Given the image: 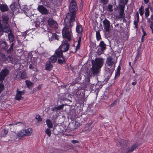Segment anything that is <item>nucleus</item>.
Segmentation results:
<instances>
[{
	"instance_id": "2f4dec72",
	"label": "nucleus",
	"mask_w": 153,
	"mask_h": 153,
	"mask_svg": "<svg viewBox=\"0 0 153 153\" xmlns=\"http://www.w3.org/2000/svg\"><path fill=\"white\" fill-rule=\"evenodd\" d=\"M27 87L29 88H30L32 84V83L29 81L26 80L25 81Z\"/></svg>"
},
{
	"instance_id": "f257e3e1",
	"label": "nucleus",
	"mask_w": 153,
	"mask_h": 153,
	"mask_svg": "<svg viewBox=\"0 0 153 153\" xmlns=\"http://www.w3.org/2000/svg\"><path fill=\"white\" fill-rule=\"evenodd\" d=\"M104 59L101 58H96L92 62V66L91 68L94 74H97L100 72L104 64Z\"/></svg>"
},
{
	"instance_id": "4d7b16f0",
	"label": "nucleus",
	"mask_w": 153,
	"mask_h": 153,
	"mask_svg": "<svg viewBox=\"0 0 153 153\" xmlns=\"http://www.w3.org/2000/svg\"><path fill=\"white\" fill-rule=\"evenodd\" d=\"M144 40V37L143 36H142V41L143 42Z\"/></svg>"
},
{
	"instance_id": "b1692460",
	"label": "nucleus",
	"mask_w": 153,
	"mask_h": 153,
	"mask_svg": "<svg viewBox=\"0 0 153 153\" xmlns=\"http://www.w3.org/2000/svg\"><path fill=\"white\" fill-rule=\"evenodd\" d=\"M57 60V57L55 55H53L50 58L49 61H50L51 63H53L56 62Z\"/></svg>"
},
{
	"instance_id": "4be33fe9",
	"label": "nucleus",
	"mask_w": 153,
	"mask_h": 153,
	"mask_svg": "<svg viewBox=\"0 0 153 153\" xmlns=\"http://www.w3.org/2000/svg\"><path fill=\"white\" fill-rule=\"evenodd\" d=\"M8 7L6 4H2L0 5V9L2 12H5L8 10Z\"/></svg>"
},
{
	"instance_id": "ea45409f",
	"label": "nucleus",
	"mask_w": 153,
	"mask_h": 153,
	"mask_svg": "<svg viewBox=\"0 0 153 153\" xmlns=\"http://www.w3.org/2000/svg\"><path fill=\"white\" fill-rule=\"evenodd\" d=\"M8 132V129H4V134L3 135V137H4L5 135L7 134Z\"/></svg>"
},
{
	"instance_id": "e2e57ef3",
	"label": "nucleus",
	"mask_w": 153,
	"mask_h": 153,
	"mask_svg": "<svg viewBox=\"0 0 153 153\" xmlns=\"http://www.w3.org/2000/svg\"><path fill=\"white\" fill-rule=\"evenodd\" d=\"M133 73H135V71H133Z\"/></svg>"
},
{
	"instance_id": "3c124183",
	"label": "nucleus",
	"mask_w": 153,
	"mask_h": 153,
	"mask_svg": "<svg viewBox=\"0 0 153 153\" xmlns=\"http://www.w3.org/2000/svg\"><path fill=\"white\" fill-rule=\"evenodd\" d=\"M14 44L13 43H12L10 45V48L9 49H12L13 48Z\"/></svg>"
},
{
	"instance_id": "603ef678",
	"label": "nucleus",
	"mask_w": 153,
	"mask_h": 153,
	"mask_svg": "<svg viewBox=\"0 0 153 153\" xmlns=\"http://www.w3.org/2000/svg\"><path fill=\"white\" fill-rule=\"evenodd\" d=\"M144 0V3L145 4H147L148 2H149V0Z\"/></svg>"
},
{
	"instance_id": "09e8293b",
	"label": "nucleus",
	"mask_w": 153,
	"mask_h": 153,
	"mask_svg": "<svg viewBox=\"0 0 153 153\" xmlns=\"http://www.w3.org/2000/svg\"><path fill=\"white\" fill-rule=\"evenodd\" d=\"M139 75L137 74H136L134 77H132L133 80L135 79L136 80V79L138 77Z\"/></svg>"
},
{
	"instance_id": "f03ea898",
	"label": "nucleus",
	"mask_w": 153,
	"mask_h": 153,
	"mask_svg": "<svg viewBox=\"0 0 153 153\" xmlns=\"http://www.w3.org/2000/svg\"><path fill=\"white\" fill-rule=\"evenodd\" d=\"M68 18L67 17L65 19V26L62 31V35L64 38H65L68 40L71 39L72 33L71 32V27L72 25L70 22H68Z\"/></svg>"
},
{
	"instance_id": "a878e982",
	"label": "nucleus",
	"mask_w": 153,
	"mask_h": 153,
	"mask_svg": "<svg viewBox=\"0 0 153 153\" xmlns=\"http://www.w3.org/2000/svg\"><path fill=\"white\" fill-rule=\"evenodd\" d=\"M64 107V105H59L57 107H55L52 109V111H55L59 110L61 109H62Z\"/></svg>"
},
{
	"instance_id": "9b49d317",
	"label": "nucleus",
	"mask_w": 153,
	"mask_h": 153,
	"mask_svg": "<svg viewBox=\"0 0 153 153\" xmlns=\"http://www.w3.org/2000/svg\"><path fill=\"white\" fill-rule=\"evenodd\" d=\"M106 45L103 41H102L100 43L99 46L97 47L98 48L97 52L99 54H101L103 53V51L106 48Z\"/></svg>"
},
{
	"instance_id": "864d4df0",
	"label": "nucleus",
	"mask_w": 153,
	"mask_h": 153,
	"mask_svg": "<svg viewBox=\"0 0 153 153\" xmlns=\"http://www.w3.org/2000/svg\"><path fill=\"white\" fill-rule=\"evenodd\" d=\"M81 37H79V39L78 40V43H80V42H81Z\"/></svg>"
},
{
	"instance_id": "0e129e2a",
	"label": "nucleus",
	"mask_w": 153,
	"mask_h": 153,
	"mask_svg": "<svg viewBox=\"0 0 153 153\" xmlns=\"http://www.w3.org/2000/svg\"><path fill=\"white\" fill-rule=\"evenodd\" d=\"M40 86H39V87H38V88L39 89H40Z\"/></svg>"
},
{
	"instance_id": "2eb2a0df",
	"label": "nucleus",
	"mask_w": 153,
	"mask_h": 153,
	"mask_svg": "<svg viewBox=\"0 0 153 153\" xmlns=\"http://www.w3.org/2000/svg\"><path fill=\"white\" fill-rule=\"evenodd\" d=\"M38 10L42 14H46L48 13V10L42 5L39 6L37 8Z\"/></svg>"
},
{
	"instance_id": "f8f14e48",
	"label": "nucleus",
	"mask_w": 153,
	"mask_h": 153,
	"mask_svg": "<svg viewBox=\"0 0 153 153\" xmlns=\"http://www.w3.org/2000/svg\"><path fill=\"white\" fill-rule=\"evenodd\" d=\"M103 23L104 25V29L106 31H109L111 28L110 23L109 21L107 19H105L103 21Z\"/></svg>"
},
{
	"instance_id": "e433bc0d",
	"label": "nucleus",
	"mask_w": 153,
	"mask_h": 153,
	"mask_svg": "<svg viewBox=\"0 0 153 153\" xmlns=\"http://www.w3.org/2000/svg\"><path fill=\"white\" fill-rule=\"evenodd\" d=\"M96 35L97 39V40H99L101 39V37L100 33L98 31H97L96 32Z\"/></svg>"
},
{
	"instance_id": "5fc2aeb1",
	"label": "nucleus",
	"mask_w": 153,
	"mask_h": 153,
	"mask_svg": "<svg viewBox=\"0 0 153 153\" xmlns=\"http://www.w3.org/2000/svg\"><path fill=\"white\" fill-rule=\"evenodd\" d=\"M150 19L151 20H153V14L151 15L150 16Z\"/></svg>"
},
{
	"instance_id": "58836bf2",
	"label": "nucleus",
	"mask_w": 153,
	"mask_h": 153,
	"mask_svg": "<svg viewBox=\"0 0 153 153\" xmlns=\"http://www.w3.org/2000/svg\"><path fill=\"white\" fill-rule=\"evenodd\" d=\"M101 2L104 5H105L107 4L108 2V0H101Z\"/></svg>"
},
{
	"instance_id": "5701e85b",
	"label": "nucleus",
	"mask_w": 153,
	"mask_h": 153,
	"mask_svg": "<svg viewBox=\"0 0 153 153\" xmlns=\"http://www.w3.org/2000/svg\"><path fill=\"white\" fill-rule=\"evenodd\" d=\"M53 68V65L50 61H47L46 62L45 69L46 70L50 71Z\"/></svg>"
},
{
	"instance_id": "1a4fd4ad",
	"label": "nucleus",
	"mask_w": 153,
	"mask_h": 153,
	"mask_svg": "<svg viewBox=\"0 0 153 153\" xmlns=\"http://www.w3.org/2000/svg\"><path fill=\"white\" fill-rule=\"evenodd\" d=\"M9 71L6 68L2 69L0 72V82L4 79L6 76L8 75Z\"/></svg>"
},
{
	"instance_id": "79ce46f5",
	"label": "nucleus",
	"mask_w": 153,
	"mask_h": 153,
	"mask_svg": "<svg viewBox=\"0 0 153 153\" xmlns=\"http://www.w3.org/2000/svg\"><path fill=\"white\" fill-rule=\"evenodd\" d=\"M80 43H78L77 46L76 47V51H77L80 48Z\"/></svg>"
},
{
	"instance_id": "f704fd0d",
	"label": "nucleus",
	"mask_w": 153,
	"mask_h": 153,
	"mask_svg": "<svg viewBox=\"0 0 153 153\" xmlns=\"http://www.w3.org/2000/svg\"><path fill=\"white\" fill-rule=\"evenodd\" d=\"M45 133L47 134L49 137H50L51 133V130L49 128H47L45 131Z\"/></svg>"
},
{
	"instance_id": "c85d7f7f",
	"label": "nucleus",
	"mask_w": 153,
	"mask_h": 153,
	"mask_svg": "<svg viewBox=\"0 0 153 153\" xmlns=\"http://www.w3.org/2000/svg\"><path fill=\"white\" fill-rule=\"evenodd\" d=\"M7 46L6 43L4 41H0V46L2 48H5Z\"/></svg>"
},
{
	"instance_id": "dca6fc26",
	"label": "nucleus",
	"mask_w": 153,
	"mask_h": 153,
	"mask_svg": "<svg viewBox=\"0 0 153 153\" xmlns=\"http://www.w3.org/2000/svg\"><path fill=\"white\" fill-rule=\"evenodd\" d=\"M48 25L51 27H56L57 25L56 22L51 18H50L48 19Z\"/></svg>"
},
{
	"instance_id": "20e7f679",
	"label": "nucleus",
	"mask_w": 153,
	"mask_h": 153,
	"mask_svg": "<svg viewBox=\"0 0 153 153\" xmlns=\"http://www.w3.org/2000/svg\"><path fill=\"white\" fill-rule=\"evenodd\" d=\"M4 18L5 19L6 21L5 25L2 26L0 23V36L3 34V32L8 33L9 31V27L7 22L8 19L7 16L3 17V19Z\"/></svg>"
},
{
	"instance_id": "423d86ee",
	"label": "nucleus",
	"mask_w": 153,
	"mask_h": 153,
	"mask_svg": "<svg viewBox=\"0 0 153 153\" xmlns=\"http://www.w3.org/2000/svg\"><path fill=\"white\" fill-rule=\"evenodd\" d=\"M17 1L16 2H14L10 5V7L11 10L14 11L15 10L20 8L22 10L24 9V11L26 12L27 10V8L25 6L20 7L19 4V0H17Z\"/></svg>"
},
{
	"instance_id": "052dcab7",
	"label": "nucleus",
	"mask_w": 153,
	"mask_h": 153,
	"mask_svg": "<svg viewBox=\"0 0 153 153\" xmlns=\"http://www.w3.org/2000/svg\"><path fill=\"white\" fill-rule=\"evenodd\" d=\"M121 27H119V28L118 29V30L120 31V30H121Z\"/></svg>"
},
{
	"instance_id": "c9c22d12",
	"label": "nucleus",
	"mask_w": 153,
	"mask_h": 153,
	"mask_svg": "<svg viewBox=\"0 0 153 153\" xmlns=\"http://www.w3.org/2000/svg\"><path fill=\"white\" fill-rule=\"evenodd\" d=\"M108 9L109 12H112L113 10V6L111 4L108 5Z\"/></svg>"
},
{
	"instance_id": "6ab92c4d",
	"label": "nucleus",
	"mask_w": 153,
	"mask_h": 153,
	"mask_svg": "<svg viewBox=\"0 0 153 153\" xmlns=\"http://www.w3.org/2000/svg\"><path fill=\"white\" fill-rule=\"evenodd\" d=\"M69 45L67 43H64L59 48L63 52H66L69 48Z\"/></svg>"
},
{
	"instance_id": "f3484780",
	"label": "nucleus",
	"mask_w": 153,
	"mask_h": 153,
	"mask_svg": "<svg viewBox=\"0 0 153 153\" xmlns=\"http://www.w3.org/2000/svg\"><path fill=\"white\" fill-rule=\"evenodd\" d=\"M16 77L19 78L25 79L27 78L26 72L25 71H21L17 74Z\"/></svg>"
},
{
	"instance_id": "39448f33",
	"label": "nucleus",
	"mask_w": 153,
	"mask_h": 153,
	"mask_svg": "<svg viewBox=\"0 0 153 153\" xmlns=\"http://www.w3.org/2000/svg\"><path fill=\"white\" fill-rule=\"evenodd\" d=\"M32 132V130L31 128L21 130L17 134V136L19 138L26 136H30Z\"/></svg>"
},
{
	"instance_id": "338daca9",
	"label": "nucleus",
	"mask_w": 153,
	"mask_h": 153,
	"mask_svg": "<svg viewBox=\"0 0 153 153\" xmlns=\"http://www.w3.org/2000/svg\"><path fill=\"white\" fill-rule=\"evenodd\" d=\"M131 63L130 62L129 63V64H130V65Z\"/></svg>"
},
{
	"instance_id": "6e6d98bb",
	"label": "nucleus",
	"mask_w": 153,
	"mask_h": 153,
	"mask_svg": "<svg viewBox=\"0 0 153 153\" xmlns=\"http://www.w3.org/2000/svg\"><path fill=\"white\" fill-rule=\"evenodd\" d=\"M143 36H144L146 35V33L144 31H143Z\"/></svg>"
},
{
	"instance_id": "4468645a",
	"label": "nucleus",
	"mask_w": 153,
	"mask_h": 153,
	"mask_svg": "<svg viewBox=\"0 0 153 153\" xmlns=\"http://www.w3.org/2000/svg\"><path fill=\"white\" fill-rule=\"evenodd\" d=\"M137 146V144L133 145L131 148H127L126 147L124 148V149L123 150V153H130L133 151Z\"/></svg>"
},
{
	"instance_id": "bf43d9fd",
	"label": "nucleus",
	"mask_w": 153,
	"mask_h": 153,
	"mask_svg": "<svg viewBox=\"0 0 153 153\" xmlns=\"http://www.w3.org/2000/svg\"><path fill=\"white\" fill-rule=\"evenodd\" d=\"M118 25H119V24H117L115 25V27H117Z\"/></svg>"
},
{
	"instance_id": "a18cd8bd",
	"label": "nucleus",
	"mask_w": 153,
	"mask_h": 153,
	"mask_svg": "<svg viewBox=\"0 0 153 153\" xmlns=\"http://www.w3.org/2000/svg\"><path fill=\"white\" fill-rule=\"evenodd\" d=\"M138 22V21H134V24L135 25V27L136 28H137V23Z\"/></svg>"
},
{
	"instance_id": "72a5a7b5",
	"label": "nucleus",
	"mask_w": 153,
	"mask_h": 153,
	"mask_svg": "<svg viewBox=\"0 0 153 153\" xmlns=\"http://www.w3.org/2000/svg\"><path fill=\"white\" fill-rule=\"evenodd\" d=\"M139 11L140 15L142 16L144 13V7L143 6H141L139 9Z\"/></svg>"
},
{
	"instance_id": "cd10ccee",
	"label": "nucleus",
	"mask_w": 153,
	"mask_h": 153,
	"mask_svg": "<svg viewBox=\"0 0 153 153\" xmlns=\"http://www.w3.org/2000/svg\"><path fill=\"white\" fill-rule=\"evenodd\" d=\"M46 124L48 128H51L53 127V124L52 122L49 119H47L46 120Z\"/></svg>"
},
{
	"instance_id": "a19ab883",
	"label": "nucleus",
	"mask_w": 153,
	"mask_h": 153,
	"mask_svg": "<svg viewBox=\"0 0 153 153\" xmlns=\"http://www.w3.org/2000/svg\"><path fill=\"white\" fill-rule=\"evenodd\" d=\"M4 85L1 84H0V93L1 91L3 90V89L4 88Z\"/></svg>"
},
{
	"instance_id": "8fccbe9b",
	"label": "nucleus",
	"mask_w": 153,
	"mask_h": 153,
	"mask_svg": "<svg viewBox=\"0 0 153 153\" xmlns=\"http://www.w3.org/2000/svg\"><path fill=\"white\" fill-rule=\"evenodd\" d=\"M133 80H134V81L132 83V85H134L136 84L137 82L136 80L134 79Z\"/></svg>"
},
{
	"instance_id": "7c9ffc66",
	"label": "nucleus",
	"mask_w": 153,
	"mask_h": 153,
	"mask_svg": "<svg viewBox=\"0 0 153 153\" xmlns=\"http://www.w3.org/2000/svg\"><path fill=\"white\" fill-rule=\"evenodd\" d=\"M119 142L121 146H126V141L124 140L120 139Z\"/></svg>"
},
{
	"instance_id": "ddd939ff",
	"label": "nucleus",
	"mask_w": 153,
	"mask_h": 153,
	"mask_svg": "<svg viewBox=\"0 0 153 153\" xmlns=\"http://www.w3.org/2000/svg\"><path fill=\"white\" fill-rule=\"evenodd\" d=\"M72 15L71 16L70 13H68L66 16L65 18L66 19L67 17L68 18V20L67 22H70V23L71 24V22H74L75 21V18L76 17L75 13H71Z\"/></svg>"
},
{
	"instance_id": "c756f323",
	"label": "nucleus",
	"mask_w": 153,
	"mask_h": 153,
	"mask_svg": "<svg viewBox=\"0 0 153 153\" xmlns=\"http://www.w3.org/2000/svg\"><path fill=\"white\" fill-rule=\"evenodd\" d=\"M147 20L148 22H150V25L149 27L152 30V33H153V21H150V19L149 18L147 19Z\"/></svg>"
},
{
	"instance_id": "aec40b11",
	"label": "nucleus",
	"mask_w": 153,
	"mask_h": 153,
	"mask_svg": "<svg viewBox=\"0 0 153 153\" xmlns=\"http://www.w3.org/2000/svg\"><path fill=\"white\" fill-rule=\"evenodd\" d=\"M63 51L59 48L56 50L55 54H56L59 59L61 58V57L64 56L63 55Z\"/></svg>"
},
{
	"instance_id": "473e14b6",
	"label": "nucleus",
	"mask_w": 153,
	"mask_h": 153,
	"mask_svg": "<svg viewBox=\"0 0 153 153\" xmlns=\"http://www.w3.org/2000/svg\"><path fill=\"white\" fill-rule=\"evenodd\" d=\"M145 15L146 17H147L149 15V8L147 7L145 9Z\"/></svg>"
},
{
	"instance_id": "0eeeda50",
	"label": "nucleus",
	"mask_w": 153,
	"mask_h": 153,
	"mask_svg": "<svg viewBox=\"0 0 153 153\" xmlns=\"http://www.w3.org/2000/svg\"><path fill=\"white\" fill-rule=\"evenodd\" d=\"M125 6L124 5H119V10L118 15L117 16V17L120 19H122L125 17V14L124 10Z\"/></svg>"
},
{
	"instance_id": "6e6552de",
	"label": "nucleus",
	"mask_w": 153,
	"mask_h": 153,
	"mask_svg": "<svg viewBox=\"0 0 153 153\" xmlns=\"http://www.w3.org/2000/svg\"><path fill=\"white\" fill-rule=\"evenodd\" d=\"M69 9L71 13H75L77 10L76 3L74 0L72 1L70 3Z\"/></svg>"
},
{
	"instance_id": "9d476101",
	"label": "nucleus",
	"mask_w": 153,
	"mask_h": 153,
	"mask_svg": "<svg viewBox=\"0 0 153 153\" xmlns=\"http://www.w3.org/2000/svg\"><path fill=\"white\" fill-rule=\"evenodd\" d=\"M47 35L50 41L54 40H59V37L55 33H52L51 32H48Z\"/></svg>"
},
{
	"instance_id": "13d9d810",
	"label": "nucleus",
	"mask_w": 153,
	"mask_h": 153,
	"mask_svg": "<svg viewBox=\"0 0 153 153\" xmlns=\"http://www.w3.org/2000/svg\"><path fill=\"white\" fill-rule=\"evenodd\" d=\"M115 104V102H113V103H112L111 104V106H112V107H113V106H114V104Z\"/></svg>"
},
{
	"instance_id": "7ed1b4c3",
	"label": "nucleus",
	"mask_w": 153,
	"mask_h": 153,
	"mask_svg": "<svg viewBox=\"0 0 153 153\" xmlns=\"http://www.w3.org/2000/svg\"><path fill=\"white\" fill-rule=\"evenodd\" d=\"M116 62L112 58L109 57L107 59L105 71L111 75L114 70Z\"/></svg>"
},
{
	"instance_id": "4c0bfd02",
	"label": "nucleus",
	"mask_w": 153,
	"mask_h": 153,
	"mask_svg": "<svg viewBox=\"0 0 153 153\" xmlns=\"http://www.w3.org/2000/svg\"><path fill=\"white\" fill-rule=\"evenodd\" d=\"M36 119L38 121H41L42 120V119L41 118L40 116L39 115H37L35 117Z\"/></svg>"
},
{
	"instance_id": "bb28decb",
	"label": "nucleus",
	"mask_w": 153,
	"mask_h": 153,
	"mask_svg": "<svg viewBox=\"0 0 153 153\" xmlns=\"http://www.w3.org/2000/svg\"><path fill=\"white\" fill-rule=\"evenodd\" d=\"M62 59H59L58 60V62L59 64H65L66 62V60L65 57L64 56L61 58Z\"/></svg>"
},
{
	"instance_id": "393cba45",
	"label": "nucleus",
	"mask_w": 153,
	"mask_h": 153,
	"mask_svg": "<svg viewBox=\"0 0 153 153\" xmlns=\"http://www.w3.org/2000/svg\"><path fill=\"white\" fill-rule=\"evenodd\" d=\"M83 29L82 26L79 25H77L76 28V31L78 33H80L82 31Z\"/></svg>"
},
{
	"instance_id": "69168bd1",
	"label": "nucleus",
	"mask_w": 153,
	"mask_h": 153,
	"mask_svg": "<svg viewBox=\"0 0 153 153\" xmlns=\"http://www.w3.org/2000/svg\"><path fill=\"white\" fill-rule=\"evenodd\" d=\"M13 125V124H10V125Z\"/></svg>"
},
{
	"instance_id": "49530a36",
	"label": "nucleus",
	"mask_w": 153,
	"mask_h": 153,
	"mask_svg": "<svg viewBox=\"0 0 153 153\" xmlns=\"http://www.w3.org/2000/svg\"><path fill=\"white\" fill-rule=\"evenodd\" d=\"M124 4H126L128 1V0H120Z\"/></svg>"
},
{
	"instance_id": "37998d69",
	"label": "nucleus",
	"mask_w": 153,
	"mask_h": 153,
	"mask_svg": "<svg viewBox=\"0 0 153 153\" xmlns=\"http://www.w3.org/2000/svg\"><path fill=\"white\" fill-rule=\"evenodd\" d=\"M71 142L74 144L79 143V141L77 140H72Z\"/></svg>"
},
{
	"instance_id": "680f3d73",
	"label": "nucleus",
	"mask_w": 153,
	"mask_h": 153,
	"mask_svg": "<svg viewBox=\"0 0 153 153\" xmlns=\"http://www.w3.org/2000/svg\"><path fill=\"white\" fill-rule=\"evenodd\" d=\"M150 10H151V11H152V7L150 8Z\"/></svg>"
},
{
	"instance_id": "a211bd4d",
	"label": "nucleus",
	"mask_w": 153,
	"mask_h": 153,
	"mask_svg": "<svg viewBox=\"0 0 153 153\" xmlns=\"http://www.w3.org/2000/svg\"><path fill=\"white\" fill-rule=\"evenodd\" d=\"M24 92L23 91H19L18 89L17 90V93L15 97L16 99L18 100L22 99V95L24 94Z\"/></svg>"
},
{
	"instance_id": "de8ad7c7",
	"label": "nucleus",
	"mask_w": 153,
	"mask_h": 153,
	"mask_svg": "<svg viewBox=\"0 0 153 153\" xmlns=\"http://www.w3.org/2000/svg\"><path fill=\"white\" fill-rule=\"evenodd\" d=\"M136 17H137V21H138V22H139V15L138 13V12H137L136 13Z\"/></svg>"
},
{
	"instance_id": "c03bdc74",
	"label": "nucleus",
	"mask_w": 153,
	"mask_h": 153,
	"mask_svg": "<svg viewBox=\"0 0 153 153\" xmlns=\"http://www.w3.org/2000/svg\"><path fill=\"white\" fill-rule=\"evenodd\" d=\"M34 68V66L32 64H30L29 65V68L31 69H33Z\"/></svg>"
},
{
	"instance_id": "412c9836",
	"label": "nucleus",
	"mask_w": 153,
	"mask_h": 153,
	"mask_svg": "<svg viewBox=\"0 0 153 153\" xmlns=\"http://www.w3.org/2000/svg\"><path fill=\"white\" fill-rule=\"evenodd\" d=\"M10 32V33H8V36L9 40L10 42H13L14 40V37L12 33V30L9 29V31L8 32Z\"/></svg>"
}]
</instances>
